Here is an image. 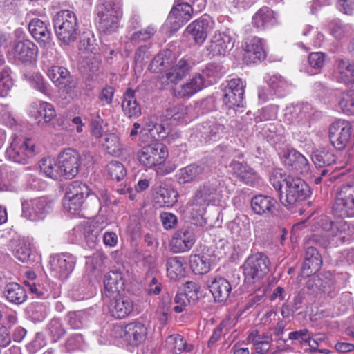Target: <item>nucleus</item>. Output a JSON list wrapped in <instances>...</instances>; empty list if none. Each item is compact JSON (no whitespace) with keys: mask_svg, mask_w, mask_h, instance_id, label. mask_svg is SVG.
<instances>
[{"mask_svg":"<svg viewBox=\"0 0 354 354\" xmlns=\"http://www.w3.org/2000/svg\"><path fill=\"white\" fill-rule=\"evenodd\" d=\"M14 57L21 63L30 64L37 57V46L31 41L26 39L18 41L12 48Z\"/></svg>","mask_w":354,"mask_h":354,"instance_id":"4be33fe9","label":"nucleus"},{"mask_svg":"<svg viewBox=\"0 0 354 354\" xmlns=\"http://www.w3.org/2000/svg\"><path fill=\"white\" fill-rule=\"evenodd\" d=\"M3 295L6 299L15 304H21L27 299L26 291L17 283H8L4 286Z\"/></svg>","mask_w":354,"mask_h":354,"instance_id":"58836bf2","label":"nucleus"},{"mask_svg":"<svg viewBox=\"0 0 354 354\" xmlns=\"http://www.w3.org/2000/svg\"><path fill=\"white\" fill-rule=\"evenodd\" d=\"M58 88L62 92L66 93L70 99H77L81 95V90L78 86L77 80L71 75L68 80L64 81Z\"/></svg>","mask_w":354,"mask_h":354,"instance_id":"09e8293b","label":"nucleus"},{"mask_svg":"<svg viewBox=\"0 0 354 354\" xmlns=\"http://www.w3.org/2000/svg\"><path fill=\"white\" fill-rule=\"evenodd\" d=\"M135 94V91L127 88L123 95L122 109L129 118H136L141 115V106L137 102Z\"/></svg>","mask_w":354,"mask_h":354,"instance_id":"473e14b6","label":"nucleus"},{"mask_svg":"<svg viewBox=\"0 0 354 354\" xmlns=\"http://www.w3.org/2000/svg\"><path fill=\"white\" fill-rule=\"evenodd\" d=\"M80 49L88 53H94L96 49L95 39L91 33H84L80 39Z\"/></svg>","mask_w":354,"mask_h":354,"instance_id":"e2e57ef3","label":"nucleus"},{"mask_svg":"<svg viewBox=\"0 0 354 354\" xmlns=\"http://www.w3.org/2000/svg\"><path fill=\"white\" fill-rule=\"evenodd\" d=\"M48 76L58 87L64 81L68 80L71 75L67 68L59 66H53L48 71Z\"/></svg>","mask_w":354,"mask_h":354,"instance_id":"8fccbe9b","label":"nucleus"},{"mask_svg":"<svg viewBox=\"0 0 354 354\" xmlns=\"http://www.w3.org/2000/svg\"><path fill=\"white\" fill-rule=\"evenodd\" d=\"M39 167L41 171H42L46 176L52 179L57 180L62 176V174L59 172V169H58V165H57L54 161L50 158H43L40 161Z\"/></svg>","mask_w":354,"mask_h":354,"instance_id":"3c124183","label":"nucleus"},{"mask_svg":"<svg viewBox=\"0 0 354 354\" xmlns=\"http://www.w3.org/2000/svg\"><path fill=\"white\" fill-rule=\"evenodd\" d=\"M248 341L253 344L254 354H266L271 346L272 337L268 334L261 335L257 330L251 332Z\"/></svg>","mask_w":354,"mask_h":354,"instance_id":"4c0bfd02","label":"nucleus"},{"mask_svg":"<svg viewBox=\"0 0 354 354\" xmlns=\"http://www.w3.org/2000/svg\"><path fill=\"white\" fill-rule=\"evenodd\" d=\"M286 183V195L279 194L281 203L288 210H293L302 201L310 196L308 185L301 178L288 176L284 178Z\"/></svg>","mask_w":354,"mask_h":354,"instance_id":"f03ea898","label":"nucleus"},{"mask_svg":"<svg viewBox=\"0 0 354 354\" xmlns=\"http://www.w3.org/2000/svg\"><path fill=\"white\" fill-rule=\"evenodd\" d=\"M275 21L274 12L268 7L259 9L252 17V24L257 28H265Z\"/></svg>","mask_w":354,"mask_h":354,"instance_id":"79ce46f5","label":"nucleus"},{"mask_svg":"<svg viewBox=\"0 0 354 354\" xmlns=\"http://www.w3.org/2000/svg\"><path fill=\"white\" fill-rule=\"evenodd\" d=\"M104 294L109 297L119 295L124 290V280L122 272L118 270L109 272L104 277Z\"/></svg>","mask_w":354,"mask_h":354,"instance_id":"a878e982","label":"nucleus"},{"mask_svg":"<svg viewBox=\"0 0 354 354\" xmlns=\"http://www.w3.org/2000/svg\"><path fill=\"white\" fill-rule=\"evenodd\" d=\"M306 287L316 295H330L335 290V282L330 272H324L310 278L306 283Z\"/></svg>","mask_w":354,"mask_h":354,"instance_id":"6ab92c4d","label":"nucleus"},{"mask_svg":"<svg viewBox=\"0 0 354 354\" xmlns=\"http://www.w3.org/2000/svg\"><path fill=\"white\" fill-rule=\"evenodd\" d=\"M212 29V22L209 17L203 16L192 22L187 27L186 32L191 36L195 44L201 45Z\"/></svg>","mask_w":354,"mask_h":354,"instance_id":"5701e85b","label":"nucleus"},{"mask_svg":"<svg viewBox=\"0 0 354 354\" xmlns=\"http://www.w3.org/2000/svg\"><path fill=\"white\" fill-rule=\"evenodd\" d=\"M28 30L41 47L45 48L50 44L52 41L51 32L41 19L37 18L32 19L28 24Z\"/></svg>","mask_w":354,"mask_h":354,"instance_id":"bb28decb","label":"nucleus"},{"mask_svg":"<svg viewBox=\"0 0 354 354\" xmlns=\"http://www.w3.org/2000/svg\"><path fill=\"white\" fill-rule=\"evenodd\" d=\"M234 46L232 38L225 32L215 34L206 46L207 55L210 57L225 55Z\"/></svg>","mask_w":354,"mask_h":354,"instance_id":"aec40b11","label":"nucleus"},{"mask_svg":"<svg viewBox=\"0 0 354 354\" xmlns=\"http://www.w3.org/2000/svg\"><path fill=\"white\" fill-rule=\"evenodd\" d=\"M103 146L109 154L118 155L121 151L119 138L115 133L106 135Z\"/></svg>","mask_w":354,"mask_h":354,"instance_id":"4d7b16f0","label":"nucleus"},{"mask_svg":"<svg viewBox=\"0 0 354 354\" xmlns=\"http://www.w3.org/2000/svg\"><path fill=\"white\" fill-rule=\"evenodd\" d=\"M90 194L89 187L81 181L71 182L65 189L63 206L72 214H79L85 199Z\"/></svg>","mask_w":354,"mask_h":354,"instance_id":"39448f33","label":"nucleus"},{"mask_svg":"<svg viewBox=\"0 0 354 354\" xmlns=\"http://www.w3.org/2000/svg\"><path fill=\"white\" fill-rule=\"evenodd\" d=\"M243 48L245 51L244 59L248 62L255 63L257 61L264 60L266 57L261 39L259 37L246 39Z\"/></svg>","mask_w":354,"mask_h":354,"instance_id":"393cba45","label":"nucleus"},{"mask_svg":"<svg viewBox=\"0 0 354 354\" xmlns=\"http://www.w3.org/2000/svg\"><path fill=\"white\" fill-rule=\"evenodd\" d=\"M281 158L285 167L290 171L301 174H306L310 171L308 160L294 149L283 151Z\"/></svg>","mask_w":354,"mask_h":354,"instance_id":"dca6fc26","label":"nucleus"},{"mask_svg":"<svg viewBox=\"0 0 354 354\" xmlns=\"http://www.w3.org/2000/svg\"><path fill=\"white\" fill-rule=\"evenodd\" d=\"M337 70L341 82L345 84L354 83V62L348 59H338Z\"/></svg>","mask_w":354,"mask_h":354,"instance_id":"c03bdc74","label":"nucleus"},{"mask_svg":"<svg viewBox=\"0 0 354 354\" xmlns=\"http://www.w3.org/2000/svg\"><path fill=\"white\" fill-rule=\"evenodd\" d=\"M193 13L190 3L178 0L177 3L170 11L167 19V23L170 25L171 30L172 31L178 30L192 18Z\"/></svg>","mask_w":354,"mask_h":354,"instance_id":"2eb2a0df","label":"nucleus"},{"mask_svg":"<svg viewBox=\"0 0 354 354\" xmlns=\"http://www.w3.org/2000/svg\"><path fill=\"white\" fill-rule=\"evenodd\" d=\"M185 259L181 257H174L167 259L166 268L168 277L173 280H177L185 275Z\"/></svg>","mask_w":354,"mask_h":354,"instance_id":"37998d69","label":"nucleus"},{"mask_svg":"<svg viewBox=\"0 0 354 354\" xmlns=\"http://www.w3.org/2000/svg\"><path fill=\"white\" fill-rule=\"evenodd\" d=\"M204 78L196 75L188 82L175 90V95L179 97H189L199 91L203 86Z\"/></svg>","mask_w":354,"mask_h":354,"instance_id":"ea45409f","label":"nucleus"},{"mask_svg":"<svg viewBox=\"0 0 354 354\" xmlns=\"http://www.w3.org/2000/svg\"><path fill=\"white\" fill-rule=\"evenodd\" d=\"M318 241L319 236L313 234L305 243V257L301 269V274L303 277H308L314 274L322 267V257L317 249L311 245L313 243H317Z\"/></svg>","mask_w":354,"mask_h":354,"instance_id":"6e6552de","label":"nucleus"},{"mask_svg":"<svg viewBox=\"0 0 354 354\" xmlns=\"http://www.w3.org/2000/svg\"><path fill=\"white\" fill-rule=\"evenodd\" d=\"M174 301L176 305L174 307V310L176 313H180L184 311L188 305L195 304V302L191 301V299L183 293L176 294L174 297Z\"/></svg>","mask_w":354,"mask_h":354,"instance_id":"338daca9","label":"nucleus"},{"mask_svg":"<svg viewBox=\"0 0 354 354\" xmlns=\"http://www.w3.org/2000/svg\"><path fill=\"white\" fill-rule=\"evenodd\" d=\"M121 6L119 2L106 1L97 8V28L104 35H111L118 28Z\"/></svg>","mask_w":354,"mask_h":354,"instance_id":"7ed1b4c3","label":"nucleus"},{"mask_svg":"<svg viewBox=\"0 0 354 354\" xmlns=\"http://www.w3.org/2000/svg\"><path fill=\"white\" fill-rule=\"evenodd\" d=\"M168 156L167 147L162 142H154L144 146L138 153L141 164L147 167H152L166 160Z\"/></svg>","mask_w":354,"mask_h":354,"instance_id":"9b49d317","label":"nucleus"},{"mask_svg":"<svg viewBox=\"0 0 354 354\" xmlns=\"http://www.w3.org/2000/svg\"><path fill=\"white\" fill-rule=\"evenodd\" d=\"M331 212L339 218L354 216V182L342 184L337 188Z\"/></svg>","mask_w":354,"mask_h":354,"instance_id":"20e7f679","label":"nucleus"},{"mask_svg":"<svg viewBox=\"0 0 354 354\" xmlns=\"http://www.w3.org/2000/svg\"><path fill=\"white\" fill-rule=\"evenodd\" d=\"M329 26L331 34L337 39H342L348 36L351 31V27L342 24L339 19L331 21Z\"/></svg>","mask_w":354,"mask_h":354,"instance_id":"6e6d98bb","label":"nucleus"},{"mask_svg":"<svg viewBox=\"0 0 354 354\" xmlns=\"http://www.w3.org/2000/svg\"><path fill=\"white\" fill-rule=\"evenodd\" d=\"M133 301L128 297L116 298L115 296L109 304V313L116 319L126 318L133 313Z\"/></svg>","mask_w":354,"mask_h":354,"instance_id":"cd10ccee","label":"nucleus"},{"mask_svg":"<svg viewBox=\"0 0 354 354\" xmlns=\"http://www.w3.org/2000/svg\"><path fill=\"white\" fill-rule=\"evenodd\" d=\"M47 331L53 342H57L65 334L66 330L61 320L57 318L52 319L47 326Z\"/></svg>","mask_w":354,"mask_h":354,"instance_id":"603ef678","label":"nucleus"},{"mask_svg":"<svg viewBox=\"0 0 354 354\" xmlns=\"http://www.w3.org/2000/svg\"><path fill=\"white\" fill-rule=\"evenodd\" d=\"M84 317L83 312H70L67 315V322L73 328L78 329L83 326Z\"/></svg>","mask_w":354,"mask_h":354,"instance_id":"774afa93","label":"nucleus"},{"mask_svg":"<svg viewBox=\"0 0 354 354\" xmlns=\"http://www.w3.org/2000/svg\"><path fill=\"white\" fill-rule=\"evenodd\" d=\"M201 286L194 281H187L185 285V292L183 293L191 299V301L196 302L199 298Z\"/></svg>","mask_w":354,"mask_h":354,"instance_id":"052dcab7","label":"nucleus"},{"mask_svg":"<svg viewBox=\"0 0 354 354\" xmlns=\"http://www.w3.org/2000/svg\"><path fill=\"white\" fill-rule=\"evenodd\" d=\"M55 32L59 41L69 45L78 38L80 30L76 15L68 10L57 12L53 18Z\"/></svg>","mask_w":354,"mask_h":354,"instance_id":"f257e3e1","label":"nucleus"},{"mask_svg":"<svg viewBox=\"0 0 354 354\" xmlns=\"http://www.w3.org/2000/svg\"><path fill=\"white\" fill-rule=\"evenodd\" d=\"M13 85L12 80L10 75V71L4 69L0 72V97L7 95Z\"/></svg>","mask_w":354,"mask_h":354,"instance_id":"bf43d9fd","label":"nucleus"},{"mask_svg":"<svg viewBox=\"0 0 354 354\" xmlns=\"http://www.w3.org/2000/svg\"><path fill=\"white\" fill-rule=\"evenodd\" d=\"M114 330L119 333L120 337L132 346L142 343L147 335V327L140 322H131L124 327L118 326Z\"/></svg>","mask_w":354,"mask_h":354,"instance_id":"f8f14e48","label":"nucleus"},{"mask_svg":"<svg viewBox=\"0 0 354 354\" xmlns=\"http://www.w3.org/2000/svg\"><path fill=\"white\" fill-rule=\"evenodd\" d=\"M37 153L35 141L29 138L14 140L6 151L10 160L24 165L28 163Z\"/></svg>","mask_w":354,"mask_h":354,"instance_id":"423d86ee","label":"nucleus"},{"mask_svg":"<svg viewBox=\"0 0 354 354\" xmlns=\"http://www.w3.org/2000/svg\"><path fill=\"white\" fill-rule=\"evenodd\" d=\"M310 331L307 328H302L299 330L292 331L288 335V339L297 341L301 345H306V342L309 340Z\"/></svg>","mask_w":354,"mask_h":354,"instance_id":"0e129e2a","label":"nucleus"},{"mask_svg":"<svg viewBox=\"0 0 354 354\" xmlns=\"http://www.w3.org/2000/svg\"><path fill=\"white\" fill-rule=\"evenodd\" d=\"M109 176L112 180L120 181L127 174L124 166L119 161H111L106 165Z\"/></svg>","mask_w":354,"mask_h":354,"instance_id":"864d4df0","label":"nucleus"},{"mask_svg":"<svg viewBox=\"0 0 354 354\" xmlns=\"http://www.w3.org/2000/svg\"><path fill=\"white\" fill-rule=\"evenodd\" d=\"M32 116L39 127H47L53 124V120L56 116V112L51 104L46 102H40Z\"/></svg>","mask_w":354,"mask_h":354,"instance_id":"c756f323","label":"nucleus"},{"mask_svg":"<svg viewBox=\"0 0 354 354\" xmlns=\"http://www.w3.org/2000/svg\"><path fill=\"white\" fill-rule=\"evenodd\" d=\"M339 106L347 115H354V91L343 93L340 97Z\"/></svg>","mask_w":354,"mask_h":354,"instance_id":"5fc2aeb1","label":"nucleus"},{"mask_svg":"<svg viewBox=\"0 0 354 354\" xmlns=\"http://www.w3.org/2000/svg\"><path fill=\"white\" fill-rule=\"evenodd\" d=\"M154 199L160 206L172 207L178 201V193L165 185L156 184L153 187Z\"/></svg>","mask_w":354,"mask_h":354,"instance_id":"7c9ffc66","label":"nucleus"},{"mask_svg":"<svg viewBox=\"0 0 354 354\" xmlns=\"http://www.w3.org/2000/svg\"><path fill=\"white\" fill-rule=\"evenodd\" d=\"M270 261L268 257L262 252L250 255L245 261L243 274L245 281L248 283L262 279L269 271Z\"/></svg>","mask_w":354,"mask_h":354,"instance_id":"0eeeda50","label":"nucleus"},{"mask_svg":"<svg viewBox=\"0 0 354 354\" xmlns=\"http://www.w3.org/2000/svg\"><path fill=\"white\" fill-rule=\"evenodd\" d=\"M195 243V235L192 227H186L177 230L173 235L170 248L175 253L189 250Z\"/></svg>","mask_w":354,"mask_h":354,"instance_id":"f3484780","label":"nucleus"},{"mask_svg":"<svg viewBox=\"0 0 354 354\" xmlns=\"http://www.w3.org/2000/svg\"><path fill=\"white\" fill-rule=\"evenodd\" d=\"M167 344L175 354H180L183 351L190 352L193 349V346L187 344L184 337L178 334L169 335Z\"/></svg>","mask_w":354,"mask_h":354,"instance_id":"49530a36","label":"nucleus"},{"mask_svg":"<svg viewBox=\"0 0 354 354\" xmlns=\"http://www.w3.org/2000/svg\"><path fill=\"white\" fill-rule=\"evenodd\" d=\"M352 134L351 124L346 120H338L329 127V138L331 144L338 150L344 149Z\"/></svg>","mask_w":354,"mask_h":354,"instance_id":"ddd939ff","label":"nucleus"},{"mask_svg":"<svg viewBox=\"0 0 354 354\" xmlns=\"http://www.w3.org/2000/svg\"><path fill=\"white\" fill-rule=\"evenodd\" d=\"M75 257L69 253L57 255L50 261L51 269L62 279H66L75 265Z\"/></svg>","mask_w":354,"mask_h":354,"instance_id":"412c9836","label":"nucleus"},{"mask_svg":"<svg viewBox=\"0 0 354 354\" xmlns=\"http://www.w3.org/2000/svg\"><path fill=\"white\" fill-rule=\"evenodd\" d=\"M174 56L171 50L159 53L151 61L149 69L153 73H161L171 66Z\"/></svg>","mask_w":354,"mask_h":354,"instance_id":"a19ab883","label":"nucleus"},{"mask_svg":"<svg viewBox=\"0 0 354 354\" xmlns=\"http://www.w3.org/2000/svg\"><path fill=\"white\" fill-rule=\"evenodd\" d=\"M187 109L184 105L178 104L168 109L166 116L173 122H180L187 113Z\"/></svg>","mask_w":354,"mask_h":354,"instance_id":"13d9d810","label":"nucleus"},{"mask_svg":"<svg viewBox=\"0 0 354 354\" xmlns=\"http://www.w3.org/2000/svg\"><path fill=\"white\" fill-rule=\"evenodd\" d=\"M190 268L196 274H204L210 270L209 259L201 254H195L190 257Z\"/></svg>","mask_w":354,"mask_h":354,"instance_id":"a18cd8bd","label":"nucleus"},{"mask_svg":"<svg viewBox=\"0 0 354 354\" xmlns=\"http://www.w3.org/2000/svg\"><path fill=\"white\" fill-rule=\"evenodd\" d=\"M21 206L22 216L32 221L44 218L51 210L50 204L43 198L25 201Z\"/></svg>","mask_w":354,"mask_h":354,"instance_id":"4468645a","label":"nucleus"},{"mask_svg":"<svg viewBox=\"0 0 354 354\" xmlns=\"http://www.w3.org/2000/svg\"><path fill=\"white\" fill-rule=\"evenodd\" d=\"M230 320L229 319H225L214 330L212 336L208 341V346L214 344L217 342L223 334L225 333L230 328Z\"/></svg>","mask_w":354,"mask_h":354,"instance_id":"680f3d73","label":"nucleus"},{"mask_svg":"<svg viewBox=\"0 0 354 354\" xmlns=\"http://www.w3.org/2000/svg\"><path fill=\"white\" fill-rule=\"evenodd\" d=\"M317 227L326 231L332 236H337L348 228V224L344 221H333L328 216H321L316 222Z\"/></svg>","mask_w":354,"mask_h":354,"instance_id":"f704fd0d","label":"nucleus"},{"mask_svg":"<svg viewBox=\"0 0 354 354\" xmlns=\"http://www.w3.org/2000/svg\"><path fill=\"white\" fill-rule=\"evenodd\" d=\"M81 155L72 148L63 149L58 155V169L66 178H73L79 172Z\"/></svg>","mask_w":354,"mask_h":354,"instance_id":"9d476101","label":"nucleus"},{"mask_svg":"<svg viewBox=\"0 0 354 354\" xmlns=\"http://www.w3.org/2000/svg\"><path fill=\"white\" fill-rule=\"evenodd\" d=\"M311 159L316 167H330L336 162V156L329 149L319 147L312 151Z\"/></svg>","mask_w":354,"mask_h":354,"instance_id":"e433bc0d","label":"nucleus"},{"mask_svg":"<svg viewBox=\"0 0 354 354\" xmlns=\"http://www.w3.org/2000/svg\"><path fill=\"white\" fill-rule=\"evenodd\" d=\"M277 201L270 196L257 195L251 200V207L254 212L265 217L270 216L277 210Z\"/></svg>","mask_w":354,"mask_h":354,"instance_id":"b1692460","label":"nucleus"},{"mask_svg":"<svg viewBox=\"0 0 354 354\" xmlns=\"http://www.w3.org/2000/svg\"><path fill=\"white\" fill-rule=\"evenodd\" d=\"M221 185V181L218 178L204 182L198 187L193 198V203L202 206L218 201L222 193Z\"/></svg>","mask_w":354,"mask_h":354,"instance_id":"1a4fd4ad","label":"nucleus"},{"mask_svg":"<svg viewBox=\"0 0 354 354\" xmlns=\"http://www.w3.org/2000/svg\"><path fill=\"white\" fill-rule=\"evenodd\" d=\"M233 174L243 183L254 186L257 183V175L252 167L247 164L233 161L230 164Z\"/></svg>","mask_w":354,"mask_h":354,"instance_id":"72a5a7b5","label":"nucleus"},{"mask_svg":"<svg viewBox=\"0 0 354 354\" xmlns=\"http://www.w3.org/2000/svg\"><path fill=\"white\" fill-rule=\"evenodd\" d=\"M191 70L190 63L185 59L182 58L176 62L166 72V78L171 83L176 84L178 82L186 77Z\"/></svg>","mask_w":354,"mask_h":354,"instance_id":"c9c22d12","label":"nucleus"},{"mask_svg":"<svg viewBox=\"0 0 354 354\" xmlns=\"http://www.w3.org/2000/svg\"><path fill=\"white\" fill-rule=\"evenodd\" d=\"M155 29L151 26H149L143 30H139L134 32L131 35L130 39L131 42L135 44L139 43L142 41H147L149 39L155 34Z\"/></svg>","mask_w":354,"mask_h":354,"instance_id":"69168bd1","label":"nucleus"},{"mask_svg":"<svg viewBox=\"0 0 354 354\" xmlns=\"http://www.w3.org/2000/svg\"><path fill=\"white\" fill-rule=\"evenodd\" d=\"M208 287L216 302L225 301L232 290L230 282L221 277L214 278L209 282Z\"/></svg>","mask_w":354,"mask_h":354,"instance_id":"c85d7f7f","label":"nucleus"},{"mask_svg":"<svg viewBox=\"0 0 354 354\" xmlns=\"http://www.w3.org/2000/svg\"><path fill=\"white\" fill-rule=\"evenodd\" d=\"M262 134L264 138L273 146L283 142L284 140L283 135L280 133L277 127L272 123L265 125L262 129Z\"/></svg>","mask_w":354,"mask_h":354,"instance_id":"de8ad7c7","label":"nucleus"},{"mask_svg":"<svg viewBox=\"0 0 354 354\" xmlns=\"http://www.w3.org/2000/svg\"><path fill=\"white\" fill-rule=\"evenodd\" d=\"M203 165L196 163L190 164L180 169L176 174L179 184H187L198 180L204 173Z\"/></svg>","mask_w":354,"mask_h":354,"instance_id":"2f4dec72","label":"nucleus"},{"mask_svg":"<svg viewBox=\"0 0 354 354\" xmlns=\"http://www.w3.org/2000/svg\"><path fill=\"white\" fill-rule=\"evenodd\" d=\"M245 85L240 78H234L229 81L225 91L223 101L229 108L243 106Z\"/></svg>","mask_w":354,"mask_h":354,"instance_id":"a211bd4d","label":"nucleus"}]
</instances>
